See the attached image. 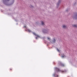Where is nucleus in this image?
Returning <instances> with one entry per match:
<instances>
[{"mask_svg": "<svg viewBox=\"0 0 77 77\" xmlns=\"http://www.w3.org/2000/svg\"><path fill=\"white\" fill-rule=\"evenodd\" d=\"M55 69L58 72H60V71L61 72H66V70H64V71H63V70H60L59 69V68H57V67H55Z\"/></svg>", "mask_w": 77, "mask_h": 77, "instance_id": "f257e3e1", "label": "nucleus"}, {"mask_svg": "<svg viewBox=\"0 0 77 77\" xmlns=\"http://www.w3.org/2000/svg\"><path fill=\"white\" fill-rule=\"evenodd\" d=\"M33 34L34 35H35L36 36V39H38V38H39V35H38L37 34H36V33L35 32L33 33Z\"/></svg>", "mask_w": 77, "mask_h": 77, "instance_id": "f03ea898", "label": "nucleus"}, {"mask_svg": "<svg viewBox=\"0 0 77 77\" xmlns=\"http://www.w3.org/2000/svg\"><path fill=\"white\" fill-rule=\"evenodd\" d=\"M42 25H44V23L42 21L41 22Z\"/></svg>", "mask_w": 77, "mask_h": 77, "instance_id": "7ed1b4c3", "label": "nucleus"}, {"mask_svg": "<svg viewBox=\"0 0 77 77\" xmlns=\"http://www.w3.org/2000/svg\"><path fill=\"white\" fill-rule=\"evenodd\" d=\"M53 42H56V40L55 39H54L53 41Z\"/></svg>", "mask_w": 77, "mask_h": 77, "instance_id": "20e7f679", "label": "nucleus"}, {"mask_svg": "<svg viewBox=\"0 0 77 77\" xmlns=\"http://www.w3.org/2000/svg\"><path fill=\"white\" fill-rule=\"evenodd\" d=\"M63 28H65V27H66V26H65V25H64L63 26Z\"/></svg>", "mask_w": 77, "mask_h": 77, "instance_id": "39448f33", "label": "nucleus"}, {"mask_svg": "<svg viewBox=\"0 0 77 77\" xmlns=\"http://www.w3.org/2000/svg\"><path fill=\"white\" fill-rule=\"evenodd\" d=\"M74 27H77V25H74L73 26Z\"/></svg>", "mask_w": 77, "mask_h": 77, "instance_id": "423d86ee", "label": "nucleus"}, {"mask_svg": "<svg viewBox=\"0 0 77 77\" xmlns=\"http://www.w3.org/2000/svg\"><path fill=\"white\" fill-rule=\"evenodd\" d=\"M28 31L29 32H31V31H30V30L29 29L28 30Z\"/></svg>", "mask_w": 77, "mask_h": 77, "instance_id": "0eeeda50", "label": "nucleus"}, {"mask_svg": "<svg viewBox=\"0 0 77 77\" xmlns=\"http://www.w3.org/2000/svg\"><path fill=\"white\" fill-rule=\"evenodd\" d=\"M65 57V55H63V56H62V57Z\"/></svg>", "mask_w": 77, "mask_h": 77, "instance_id": "6e6552de", "label": "nucleus"}, {"mask_svg": "<svg viewBox=\"0 0 77 77\" xmlns=\"http://www.w3.org/2000/svg\"><path fill=\"white\" fill-rule=\"evenodd\" d=\"M48 40H50V38L48 37Z\"/></svg>", "mask_w": 77, "mask_h": 77, "instance_id": "1a4fd4ad", "label": "nucleus"}, {"mask_svg": "<svg viewBox=\"0 0 77 77\" xmlns=\"http://www.w3.org/2000/svg\"><path fill=\"white\" fill-rule=\"evenodd\" d=\"M62 66H64V65L63 64H62Z\"/></svg>", "mask_w": 77, "mask_h": 77, "instance_id": "9d476101", "label": "nucleus"}, {"mask_svg": "<svg viewBox=\"0 0 77 77\" xmlns=\"http://www.w3.org/2000/svg\"><path fill=\"white\" fill-rule=\"evenodd\" d=\"M10 71H11L12 70V69H10Z\"/></svg>", "mask_w": 77, "mask_h": 77, "instance_id": "9b49d317", "label": "nucleus"}, {"mask_svg": "<svg viewBox=\"0 0 77 77\" xmlns=\"http://www.w3.org/2000/svg\"><path fill=\"white\" fill-rule=\"evenodd\" d=\"M8 0V1H9V0Z\"/></svg>", "mask_w": 77, "mask_h": 77, "instance_id": "f8f14e48", "label": "nucleus"}, {"mask_svg": "<svg viewBox=\"0 0 77 77\" xmlns=\"http://www.w3.org/2000/svg\"><path fill=\"white\" fill-rule=\"evenodd\" d=\"M25 27H26V26H24Z\"/></svg>", "mask_w": 77, "mask_h": 77, "instance_id": "ddd939ff", "label": "nucleus"}]
</instances>
